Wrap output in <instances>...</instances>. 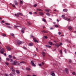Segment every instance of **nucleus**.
<instances>
[{
	"label": "nucleus",
	"mask_w": 76,
	"mask_h": 76,
	"mask_svg": "<svg viewBox=\"0 0 76 76\" xmlns=\"http://www.w3.org/2000/svg\"><path fill=\"white\" fill-rule=\"evenodd\" d=\"M6 49L8 51H10L12 50V48L9 46H7Z\"/></svg>",
	"instance_id": "nucleus-1"
},
{
	"label": "nucleus",
	"mask_w": 76,
	"mask_h": 76,
	"mask_svg": "<svg viewBox=\"0 0 76 76\" xmlns=\"http://www.w3.org/2000/svg\"><path fill=\"white\" fill-rule=\"evenodd\" d=\"M17 43L18 44L20 45V44H23V42L18 40L17 42Z\"/></svg>",
	"instance_id": "nucleus-2"
},
{
	"label": "nucleus",
	"mask_w": 76,
	"mask_h": 76,
	"mask_svg": "<svg viewBox=\"0 0 76 76\" xmlns=\"http://www.w3.org/2000/svg\"><path fill=\"white\" fill-rule=\"evenodd\" d=\"M17 63H18L17 61H15L13 62L12 64H13V65H16Z\"/></svg>",
	"instance_id": "nucleus-3"
},
{
	"label": "nucleus",
	"mask_w": 76,
	"mask_h": 76,
	"mask_svg": "<svg viewBox=\"0 0 76 76\" xmlns=\"http://www.w3.org/2000/svg\"><path fill=\"white\" fill-rule=\"evenodd\" d=\"M31 64L32 65V66H35L36 65L35 64H34L33 61H31Z\"/></svg>",
	"instance_id": "nucleus-4"
},
{
	"label": "nucleus",
	"mask_w": 76,
	"mask_h": 76,
	"mask_svg": "<svg viewBox=\"0 0 76 76\" xmlns=\"http://www.w3.org/2000/svg\"><path fill=\"white\" fill-rule=\"evenodd\" d=\"M51 75L53 76H56V75H55V74H54V73L53 72H51Z\"/></svg>",
	"instance_id": "nucleus-5"
},
{
	"label": "nucleus",
	"mask_w": 76,
	"mask_h": 76,
	"mask_svg": "<svg viewBox=\"0 0 76 76\" xmlns=\"http://www.w3.org/2000/svg\"><path fill=\"white\" fill-rule=\"evenodd\" d=\"M42 55L43 56V57H44L45 56V53L43 52H42Z\"/></svg>",
	"instance_id": "nucleus-6"
},
{
	"label": "nucleus",
	"mask_w": 76,
	"mask_h": 76,
	"mask_svg": "<svg viewBox=\"0 0 76 76\" xmlns=\"http://www.w3.org/2000/svg\"><path fill=\"white\" fill-rule=\"evenodd\" d=\"M33 40H34V42H38V41H37V39H35V38H33Z\"/></svg>",
	"instance_id": "nucleus-7"
},
{
	"label": "nucleus",
	"mask_w": 76,
	"mask_h": 76,
	"mask_svg": "<svg viewBox=\"0 0 76 76\" xmlns=\"http://www.w3.org/2000/svg\"><path fill=\"white\" fill-rule=\"evenodd\" d=\"M55 45L56 46V47H59V46H60V44L56 43L55 44Z\"/></svg>",
	"instance_id": "nucleus-8"
},
{
	"label": "nucleus",
	"mask_w": 76,
	"mask_h": 76,
	"mask_svg": "<svg viewBox=\"0 0 76 76\" xmlns=\"http://www.w3.org/2000/svg\"><path fill=\"white\" fill-rule=\"evenodd\" d=\"M1 53V54H3V53H4V51L3 50V49H2L0 50Z\"/></svg>",
	"instance_id": "nucleus-9"
},
{
	"label": "nucleus",
	"mask_w": 76,
	"mask_h": 76,
	"mask_svg": "<svg viewBox=\"0 0 76 76\" xmlns=\"http://www.w3.org/2000/svg\"><path fill=\"white\" fill-rule=\"evenodd\" d=\"M16 73H18V74H19V73H20V71H19V70H16Z\"/></svg>",
	"instance_id": "nucleus-10"
},
{
	"label": "nucleus",
	"mask_w": 76,
	"mask_h": 76,
	"mask_svg": "<svg viewBox=\"0 0 76 76\" xmlns=\"http://www.w3.org/2000/svg\"><path fill=\"white\" fill-rule=\"evenodd\" d=\"M65 72H66V73H68L69 72L68 69H67V68H65Z\"/></svg>",
	"instance_id": "nucleus-11"
},
{
	"label": "nucleus",
	"mask_w": 76,
	"mask_h": 76,
	"mask_svg": "<svg viewBox=\"0 0 76 76\" xmlns=\"http://www.w3.org/2000/svg\"><path fill=\"white\" fill-rule=\"evenodd\" d=\"M14 3L15 5H18V3L17 2V1H14Z\"/></svg>",
	"instance_id": "nucleus-12"
},
{
	"label": "nucleus",
	"mask_w": 76,
	"mask_h": 76,
	"mask_svg": "<svg viewBox=\"0 0 76 76\" xmlns=\"http://www.w3.org/2000/svg\"><path fill=\"white\" fill-rule=\"evenodd\" d=\"M45 46L47 47H48V48H51V46L48 45H46Z\"/></svg>",
	"instance_id": "nucleus-13"
},
{
	"label": "nucleus",
	"mask_w": 76,
	"mask_h": 76,
	"mask_svg": "<svg viewBox=\"0 0 76 76\" xmlns=\"http://www.w3.org/2000/svg\"><path fill=\"white\" fill-rule=\"evenodd\" d=\"M29 45L30 46H32L34 44L32 43H29Z\"/></svg>",
	"instance_id": "nucleus-14"
},
{
	"label": "nucleus",
	"mask_w": 76,
	"mask_h": 76,
	"mask_svg": "<svg viewBox=\"0 0 76 76\" xmlns=\"http://www.w3.org/2000/svg\"><path fill=\"white\" fill-rule=\"evenodd\" d=\"M48 43L50 45H53V42H49Z\"/></svg>",
	"instance_id": "nucleus-15"
},
{
	"label": "nucleus",
	"mask_w": 76,
	"mask_h": 76,
	"mask_svg": "<svg viewBox=\"0 0 76 76\" xmlns=\"http://www.w3.org/2000/svg\"><path fill=\"white\" fill-rule=\"evenodd\" d=\"M1 35L2 36H3V37H6V34L4 33H2L1 34Z\"/></svg>",
	"instance_id": "nucleus-16"
},
{
	"label": "nucleus",
	"mask_w": 76,
	"mask_h": 76,
	"mask_svg": "<svg viewBox=\"0 0 76 76\" xmlns=\"http://www.w3.org/2000/svg\"><path fill=\"white\" fill-rule=\"evenodd\" d=\"M37 11H39L40 12H41L42 11V10H41V9H37L36 10Z\"/></svg>",
	"instance_id": "nucleus-17"
},
{
	"label": "nucleus",
	"mask_w": 76,
	"mask_h": 76,
	"mask_svg": "<svg viewBox=\"0 0 76 76\" xmlns=\"http://www.w3.org/2000/svg\"><path fill=\"white\" fill-rule=\"evenodd\" d=\"M39 15H44V14L43 12H39Z\"/></svg>",
	"instance_id": "nucleus-18"
},
{
	"label": "nucleus",
	"mask_w": 76,
	"mask_h": 76,
	"mask_svg": "<svg viewBox=\"0 0 76 76\" xmlns=\"http://www.w3.org/2000/svg\"><path fill=\"white\" fill-rule=\"evenodd\" d=\"M68 29H69V30H72V27L69 26L68 28Z\"/></svg>",
	"instance_id": "nucleus-19"
},
{
	"label": "nucleus",
	"mask_w": 76,
	"mask_h": 76,
	"mask_svg": "<svg viewBox=\"0 0 76 76\" xmlns=\"http://www.w3.org/2000/svg\"><path fill=\"white\" fill-rule=\"evenodd\" d=\"M15 16H17V17H18V16H19V15H18V13H17V14H15Z\"/></svg>",
	"instance_id": "nucleus-20"
},
{
	"label": "nucleus",
	"mask_w": 76,
	"mask_h": 76,
	"mask_svg": "<svg viewBox=\"0 0 76 76\" xmlns=\"http://www.w3.org/2000/svg\"><path fill=\"white\" fill-rule=\"evenodd\" d=\"M18 15H21V16H22V14L20 12H19L18 13Z\"/></svg>",
	"instance_id": "nucleus-21"
},
{
	"label": "nucleus",
	"mask_w": 76,
	"mask_h": 76,
	"mask_svg": "<svg viewBox=\"0 0 76 76\" xmlns=\"http://www.w3.org/2000/svg\"><path fill=\"white\" fill-rule=\"evenodd\" d=\"M9 58H12V55H9Z\"/></svg>",
	"instance_id": "nucleus-22"
},
{
	"label": "nucleus",
	"mask_w": 76,
	"mask_h": 76,
	"mask_svg": "<svg viewBox=\"0 0 76 76\" xmlns=\"http://www.w3.org/2000/svg\"><path fill=\"white\" fill-rule=\"evenodd\" d=\"M55 27H56V28H57V27H58V25H55Z\"/></svg>",
	"instance_id": "nucleus-23"
},
{
	"label": "nucleus",
	"mask_w": 76,
	"mask_h": 76,
	"mask_svg": "<svg viewBox=\"0 0 76 76\" xmlns=\"http://www.w3.org/2000/svg\"><path fill=\"white\" fill-rule=\"evenodd\" d=\"M26 70H31V69L29 68H26Z\"/></svg>",
	"instance_id": "nucleus-24"
},
{
	"label": "nucleus",
	"mask_w": 76,
	"mask_h": 76,
	"mask_svg": "<svg viewBox=\"0 0 76 76\" xmlns=\"http://www.w3.org/2000/svg\"><path fill=\"white\" fill-rule=\"evenodd\" d=\"M42 21H43L44 22H46V20L44 18L42 19Z\"/></svg>",
	"instance_id": "nucleus-25"
},
{
	"label": "nucleus",
	"mask_w": 76,
	"mask_h": 76,
	"mask_svg": "<svg viewBox=\"0 0 76 76\" xmlns=\"http://www.w3.org/2000/svg\"><path fill=\"white\" fill-rule=\"evenodd\" d=\"M21 33H22V34H23V33H24V30H22L21 31Z\"/></svg>",
	"instance_id": "nucleus-26"
},
{
	"label": "nucleus",
	"mask_w": 76,
	"mask_h": 76,
	"mask_svg": "<svg viewBox=\"0 0 76 76\" xmlns=\"http://www.w3.org/2000/svg\"><path fill=\"white\" fill-rule=\"evenodd\" d=\"M60 54H62V50H60Z\"/></svg>",
	"instance_id": "nucleus-27"
},
{
	"label": "nucleus",
	"mask_w": 76,
	"mask_h": 76,
	"mask_svg": "<svg viewBox=\"0 0 76 76\" xmlns=\"http://www.w3.org/2000/svg\"><path fill=\"white\" fill-rule=\"evenodd\" d=\"M5 25H10V24L9 23H5Z\"/></svg>",
	"instance_id": "nucleus-28"
},
{
	"label": "nucleus",
	"mask_w": 76,
	"mask_h": 76,
	"mask_svg": "<svg viewBox=\"0 0 76 76\" xmlns=\"http://www.w3.org/2000/svg\"><path fill=\"white\" fill-rule=\"evenodd\" d=\"M14 27H15V28H18V27H20V26H15V25H14Z\"/></svg>",
	"instance_id": "nucleus-29"
},
{
	"label": "nucleus",
	"mask_w": 76,
	"mask_h": 76,
	"mask_svg": "<svg viewBox=\"0 0 76 76\" xmlns=\"http://www.w3.org/2000/svg\"><path fill=\"white\" fill-rule=\"evenodd\" d=\"M42 32H44V33H47V32H46V31L44 30L42 31Z\"/></svg>",
	"instance_id": "nucleus-30"
},
{
	"label": "nucleus",
	"mask_w": 76,
	"mask_h": 76,
	"mask_svg": "<svg viewBox=\"0 0 76 76\" xmlns=\"http://www.w3.org/2000/svg\"><path fill=\"white\" fill-rule=\"evenodd\" d=\"M63 10L64 12H67V10H65V9H64Z\"/></svg>",
	"instance_id": "nucleus-31"
},
{
	"label": "nucleus",
	"mask_w": 76,
	"mask_h": 76,
	"mask_svg": "<svg viewBox=\"0 0 76 76\" xmlns=\"http://www.w3.org/2000/svg\"><path fill=\"white\" fill-rule=\"evenodd\" d=\"M39 66H40V67H41L42 66V64H38Z\"/></svg>",
	"instance_id": "nucleus-32"
},
{
	"label": "nucleus",
	"mask_w": 76,
	"mask_h": 76,
	"mask_svg": "<svg viewBox=\"0 0 76 76\" xmlns=\"http://www.w3.org/2000/svg\"><path fill=\"white\" fill-rule=\"evenodd\" d=\"M45 11H46L47 12H50L49 10H46Z\"/></svg>",
	"instance_id": "nucleus-33"
},
{
	"label": "nucleus",
	"mask_w": 76,
	"mask_h": 76,
	"mask_svg": "<svg viewBox=\"0 0 76 76\" xmlns=\"http://www.w3.org/2000/svg\"><path fill=\"white\" fill-rule=\"evenodd\" d=\"M11 35L12 36V37H14L15 36V35H14L13 34H11Z\"/></svg>",
	"instance_id": "nucleus-34"
},
{
	"label": "nucleus",
	"mask_w": 76,
	"mask_h": 76,
	"mask_svg": "<svg viewBox=\"0 0 76 76\" xmlns=\"http://www.w3.org/2000/svg\"><path fill=\"white\" fill-rule=\"evenodd\" d=\"M62 18H65V16L64 15H62Z\"/></svg>",
	"instance_id": "nucleus-35"
},
{
	"label": "nucleus",
	"mask_w": 76,
	"mask_h": 76,
	"mask_svg": "<svg viewBox=\"0 0 76 76\" xmlns=\"http://www.w3.org/2000/svg\"><path fill=\"white\" fill-rule=\"evenodd\" d=\"M64 19L65 20H67V18L66 17H64Z\"/></svg>",
	"instance_id": "nucleus-36"
},
{
	"label": "nucleus",
	"mask_w": 76,
	"mask_h": 76,
	"mask_svg": "<svg viewBox=\"0 0 76 76\" xmlns=\"http://www.w3.org/2000/svg\"><path fill=\"white\" fill-rule=\"evenodd\" d=\"M34 7H36V6H37V4H35L34 5Z\"/></svg>",
	"instance_id": "nucleus-37"
},
{
	"label": "nucleus",
	"mask_w": 76,
	"mask_h": 76,
	"mask_svg": "<svg viewBox=\"0 0 76 76\" xmlns=\"http://www.w3.org/2000/svg\"><path fill=\"white\" fill-rule=\"evenodd\" d=\"M29 13L30 15H32V12H29Z\"/></svg>",
	"instance_id": "nucleus-38"
},
{
	"label": "nucleus",
	"mask_w": 76,
	"mask_h": 76,
	"mask_svg": "<svg viewBox=\"0 0 76 76\" xmlns=\"http://www.w3.org/2000/svg\"><path fill=\"white\" fill-rule=\"evenodd\" d=\"M5 64H6L7 65H9V63H7V62H5Z\"/></svg>",
	"instance_id": "nucleus-39"
},
{
	"label": "nucleus",
	"mask_w": 76,
	"mask_h": 76,
	"mask_svg": "<svg viewBox=\"0 0 76 76\" xmlns=\"http://www.w3.org/2000/svg\"><path fill=\"white\" fill-rule=\"evenodd\" d=\"M72 74H73V75H76V73H75V72H73Z\"/></svg>",
	"instance_id": "nucleus-40"
},
{
	"label": "nucleus",
	"mask_w": 76,
	"mask_h": 76,
	"mask_svg": "<svg viewBox=\"0 0 76 76\" xmlns=\"http://www.w3.org/2000/svg\"><path fill=\"white\" fill-rule=\"evenodd\" d=\"M46 15H48V16H50V14H48V13H46Z\"/></svg>",
	"instance_id": "nucleus-41"
},
{
	"label": "nucleus",
	"mask_w": 76,
	"mask_h": 76,
	"mask_svg": "<svg viewBox=\"0 0 76 76\" xmlns=\"http://www.w3.org/2000/svg\"><path fill=\"white\" fill-rule=\"evenodd\" d=\"M6 60H7V61H9V58H6Z\"/></svg>",
	"instance_id": "nucleus-42"
},
{
	"label": "nucleus",
	"mask_w": 76,
	"mask_h": 76,
	"mask_svg": "<svg viewBox=\"0 0 76 76\" xmlns=\"http://www.w3.org/2000/svg\"><path fill=\"white\" fill-rule=\"evenodd\" d=\"M69 61L70 63H72V60H70V59L69 60Z\"/></svg>",
	"instance_id": "nucleus-43"
},
{
	"label": "nucleus",
	"mask_w": 76,
	"mask_h": 76,
	"mask_svg": "<svg viewBox=\"0 0 76 76\" xmlns=\"http://www.w3.org/2000/svg\"><path fill=\"white\" fill-rule=\"evenodd\" d=\"M12 5L13 7H15V5L12 4Z\"/></svg>",
	"instance_id": "nucleus-44"
},
{
	"label": "nucleus",
	"mask_w": 76,
	"mask_h": 76,
	"mask_svg": "<svg viewBox=\"0 0 76 76\" xmlns=\"http://www.w3.org/2000/svg\"><path fill=\"white\" fill-rule=\"evenodd\" d=\"M12 72H15V70L14 69H13L12 70Z\"/></svg>",
	"instance_id": "nucleus-45"
},
{
	"label": "nucleus",
	"mask_w": 76,
	"mask_h": 76,
	"mask_svg": "<svg viewBox=\"0 0 76 76\" xmlns=\"http://www.w3.org/2000/svg\"><path fill=\"white\" fill-rule=\"evenodd\" d=\"M20 63H25V62L23 61L20 62Z\"/></svg>",
	"instance_id": "nucleus-46"
},
{
	"label": "nucleus",
	"mask_w": 76,
	"mask_h": 76,
	"mask_svg": "<svg viewBox=\"0 0 76 76\" xmlns=\"http://www.w3.org/2000/svg\"><path fill=\"white\" fill-rule=\"evenodd\" d=\"M44 37L45 38H46V39H47V38L48 37H47V36H44Z\"/></svg>",
	"instance_id": "nucleus-47"
},
{
	"label": "nucleus",
	"mask_w": 76,
	"mask_h": 76,
	"mask_svg": "<svg viewBox=\"0 0 76 76\" xmlns=\"http://www.w3.org/2000/svg\"><path fill=\"white\" fill-rule=\"evenodd\" d=\"M20 3H21L22 4V3H23V1H22L20 0Z\"/></svg>",
	"instance_id": "nucleus-48"
},
{
	"label": "nucleus",
	"mask_w": 76,
	"mask_h": 76,
	"mask_svg": "<svg viewBox=\"0 0 76 76\" xmlns=\"http://www.w3.org/2000/svg\"><path fill=\"white\" fill-rule=\"evenodd\" d=\"M8 28H10V29H12V27L9 26H7Z\"/></svg>",
	"instance_id": "nucleus-49"
},
{
	"label": "nucleus",
	"mask_w": 76,
	"mask_h": 76,
	"mask_svg": "<svg viewBox=\"0 0 76 76\" xmlns=\"http://www.w3.org/2000/svg\"><path fill=\"white\" fill-rule=\"evenodd\" d=\"M23 48L24 49H25V50H26V47H23Z\"/></svg>",
	"instance_id": "nucleus-50"
},
{
	"label": "nucleus",
	"mask_w": 76,
	"mask_h": 76,
	"mask_svg": "<svg viewBox=\"0 0 76 76\" xmlns=\"http://www.w3.org/2000/svg\"><path fill=\"white\" fill-rule=\"evenodd\" d=\"M12 61H13V60H12V59H10V62H12Z\"/></svg>",
	"instance_id": "nucleus-51"
},
{
	"label": "nucleus",
	"mask_w": 76,
	"mask_h": 76,
	"mask_svg": "<svg viewBox=\"0 0 76 76\" xmlns=\"http://www.w3.org/2000/svg\"><path fill=\"white\" fill-rule=\"evenodd\" d=\"M58 34H59V35H60V34H61V32H58Z\"/></svg>",
	"instance_id": "nucleus-52"
},
{
	"label": "nucleus",
	"mask_w": 76,
	"mask_h": 76,
	"mask_svg": "<svg viewBox=\"0 0 76 76\" xmlns=\"http://www.w3.org/2000/svg\"><path fill=\"white\" fill-rule=\"evenodd\" d=\"M10 76H13V75H12V74H10Z\"/></svg>",
	"instance_id": "nucleus-53"
},
{
	"label": "nucleus",
	"mask_w": 76,
	"mask_h": 76,
	"mask_svg": "<svg viewBox=\"0 0 76 76\" xmlns=\"http://www.w3.org/2000/svg\"><path fill=\"white\" fill-rule=\"evenodd\" d=\"M13 69V67H12L11 68H10L11 70H12V69Z\"/></svg>",
	"instance_id": "nucleus-54"
},
{
	"label": "nucleus",
	"mask_w": 76,
	"mask_h": 76,
	"mask_svg": "<svg viewBox=\"0 0 76 76\" xmlns=\"http://www.w3.org/2000/svg\"><path fill=\"white\" fill-rule=\"evenodd\" d=\"M31 37H34V36H33L32 35H30Z\"/></svg>",
	"instance_id": "nucleus-55"
},
{
	"label": "nucleus",
	"mask_w": 76,
	"mask_h": 76,
	"mask_svg": "<svg viewBox=\"0 0 76 76\" xmlns=\"http://www.w3.org/2000/svg\"><path fill=\"white\" fill-rule=\"evenodd\" d=\"M50 29H51V30L54 29V28H50Z\"/></svg>",
	"instance_id": "nucleus-56"
},
{
	"label": "nucleus",
	"mask_w": 76,
	"mask_h": 76,
	"mask_svg": "<svg viewBox=\"0 0 76 76\" xmlns=\"http://www.w3.org/2000/svg\"><path fill=\"white\" fill-rule=\"evenodd\" d=\"M67 20H69V21L70 20V18H69L68 19H67Z\"/></svg>",
	"instance_id": "nucleus-57"
},
{
	"label": "nucleus",
	"mask_w": 76,
	"mask_h": 76,
	"mask_svg": "<svg viewBox=\"0 0 76 76\" xmlns=\"http://www.w3.org/2000/svg\"><path fill=\"white\" fill-rule=\"evenodd\" d=\"M64 51L65 52V53H66V49L64 50Z\"/></svg>",
	"instance_id": "nucleus-58"
},
{
	"label": "nucleus",
	"mask_w": 76,
	"mask_h": 76,
	"mask_svg": "<svg viewBox=\"0 0 76 76\" xmlns=\"http://www.w3.org/2000/svg\"><path fill=\"white\" fill-rule=\"evenodd\" d=\"M63 44L61 42L60 44V45H62Z\"/></svg>",
	"instance_id": "nucleus-59"
},
{
	"label": "nucleus",
	"mask_w": 76,
	"mask_h": 76,
	"mask_svg": "<svg viewBox=\"0 0 76 76\" xmlns=\"http://www.w3.org/2000/svg\"><path fill=\"white\" fill-rule=\"evenodd\" d=\"M13 58H14V59H15V58H15V56H13Z\"/></svg>",
	"instance_id": "nucleus-60"
},
{
	"label": "nucleus",
	"mask_w": 76,
	"mask_h": 76,
	"mask_svg": "<svg viewBox=\"0 0 76 76\" xmlns=\"http://www.w3.org/2000/svg\"><path fill=\"white\" fill-rule=\"evenodd\" d=\"M4 56H6V53H4Z\"/></svg>",
	"instance_id": "nucleus-61"
},
{
	"label": "nucleus",
	"mask_w": 76,
	"mask_h": 76,
	"mask_svg": "<svg viewBox=\"0 0 76 76\" xmlns=\"http://www.w3.org/2000/svg\"><path fill=\"white\" fill-rule=\"evenodd\" d=\"M28 23V25H31V23H29V22Z\"/></svg>",
	"instance_id": "nucleus-62"
},
{
	"label": "nucleus",
	"mask_w": 76,
	"mask_h": 76,
	"mask_svg": "<svg viewBox=\"0 0 76 76\" xmlns=\"http://www.w3.org/2000/svg\"><path fill=\"white\" fill-rule=\"evenodd\" d=\"M32 76H36L35 75H32Z\"/></svg>",
	"instance_id": "nucleus-63"
},
{
	"label": "nucleus",
	"mask_w": 76,
	"mask_h": 76,
	"mask_svg": "<svg viewBox=\"0 0 76 76\" xmlns=\"http://www.w3.org/2000/svg\"><path fill=\"white\" fill-rule=\"evenodd\" d=\"M5 76H8V75H7V74H5Z\"/></svg>",
	"instance_id": "nucleus-64"
}]
</instances>
